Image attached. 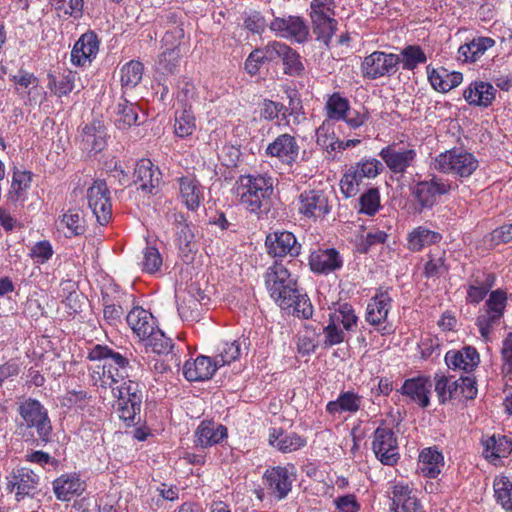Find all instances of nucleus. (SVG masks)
<instances>
[{
    "label": "nucleus",
    "mask_w": 512,
    "mask_h": 512,
    "mask_svg": "<svg viewBox=\"0 0 512 512\" xmlns=\"http://www.w3.org/2000/svg\"><path fill=\"white\" fill-rule=\"evenodd\" d=\"M59 224L67 228L68 237L82 235L86 230L84 217L79 210L70 209L65 212L59 219Z\"/></svg>",
    "instance_id": "46"
},
{
    "label": "nucleus",
    "mask_w": 512,
    "mask_h": 512,
    "mask_svg": "<svg viewBox=\"0 0 512 512\" xmlns=\"http://www.w3.org/2000/svg\"><path fill=\"white\" fill-rule=\"evenodd\" d=\"M219 366L214 357L199 355L187 360L183 366V375L190 381H205L212 378Z\"/></svg>",
    "instance_id": "21"
},
{
    "label": "nucleus",
    "mask_w": 512,
    "mask_h": 512,
    "mask_svg": "<svg viewBox=\"0 0 512 512\" xmlns=\"http://www.w3.org/2000/svg\"><path fill=\"white\" fill-rule=\"evenodd\" d=\"M392 299L386 290H378L367 304L365 320L382 335L392 332V325L387 323Z\"/></svg>",
    "instance_id": "8"
},
{
    "label": "nucleus",
    "mask_w": 512,
    "mask_h": 512,
    "mask_svg": "<svg viewBox=\"0 0 512 512\" xmlns=\"http://www.w3.org/2000/svg\"><path fill=\"white\" fill-rule=\"evenodd\" d=\"M329 319L333 323L342 325L346 331H354L357 327L358 317L353 307L347 303L339 305L337 309L329 314Z\"/></svg>",
    "instance_id": "43"
},
{
    "label": "nucleus",
    "mask_w": 512,
    "mask_h": 512,
    "mask_svg": "<svg viewBox=\"0 0 512 512\" xmlns=\"http://www.w3.org/2000/svg\"><path fill=\"white\" fill-rule=\"evenodd\" d=\"M244 349H246L244 338L222 340L216 347L214 359L221 368L239 360Z\"/></svg>",
    "instance_id": "29"
},
{
    "label": "nucleus",
    "mask_w": 512,
    "mask_h": 512,
    "mask_svg": "<svg viewBox=\"0 0 512 512\" xmlns=\"http://www.w3.org/2000/svg\"><path fill=\"white\" fill-rule=\"evenodd\" d=\"M269 444L282 453H291L306 446L305 437L295 433L287 432L281 428H271L269 431Z\"/></svg>",
    "instance_id": "25"
},
{
    "label": "nucleus",
    "mask_w": 512,
    "mask_h": 512,
    "mask_svg": "<svg viewBox=\"0 0 512 512\" xmlns=\"http://www.w3.org/2000/svg\"><path fill=\"white\" fill-rule=\"evenodd\" d=\"M362 406V397L353 392H341L336 400L329 401L326 405V411L332 417L340 416L344 413L348 415L356 414Z\"/></svg>",
    "instance_id": "27"
},
{
    "label": "nucleus",
    "mask_w": 512,
    "mask_h": 512,
    "mask_svg": "<svg viewBox=\"0 0 512 512\" xmlns=\"http://www.w3.org/2000/svg\"><path fill=\"white\" fill-rule=\"evenodd\" d=\"M196 130V119L190 108H185L175 115L174 132L180 138H185Z\"/></svg>",
    "instance_id": "47"
},
{
    "label": "nucleus",
    "mask_w": 512,
    "mask_h": 512,
    "mask_svg": "<svg viewBox=\"0 0 512 512\" xmlns=\"http://www.w3.org/2000/svg\"><path fill=\"white\" fill-rule=\"evenodd\" d=\"M99 51L97 35L88 31L80 36L71 51V62L75 66L85 67L90 65Z\"/></svg>",
    "instance_id": "17"
},
{
    "label": "nucleus",
    "mask_w": 512,
    "mask_h": 512,
    "mask_svg": "<svg viewBox=\"0 0 512 512\" xmlns=\"http://www.w3.org/2000/svg\"><path fill=\"white\" fill-rule=\"evenodd\" d=\"M158 175L149 159H141L137 162L133 173V183L145 192H152V189L158 183Z\"/></svg>",
    "instance_id": "37"
},
{
    "label": "nucleus",
    "mask_w": 512,
    "mask_h": 512,
    "mask_svg": "<svg viewBox=\"0 0 512 512\" xmlns=\"http://www.w3.org/2000/svg\"><path fill=\"white\" fill-rule=\"evenodd\" d=\"M7 490L15 493L17 501L32 497L39 485L40 477L30 468L17 467L6 477Z\"/></svg>",
    "instance_id": "11"
},
{
    "label": "nucleus",
    "mask_w": 512,
    "mask_h": 512,
    "mask_svg": "<svg viewBox=\"0 0 512 512\" xmlns=\"http://www.w3.org/2000/svg\"><path fill=\"white\" fill-rule=\"evenodd\" d=\"M495 45L490 37H477L458 48L457 59L463 63L475 62Z\"/></svg>",
    "instance_id": "35"
},
{
    "label": "nucleus",
    "mask_w": 512,
    "mask_h": 512,
    "mask_svg": "<svg viewBox=\"0 0 512 512\" xmlns=\"http://www.w3.org/2000/svg\"><path fill=\"white\" fill-rule=\"evenodd\" d=\"M380 157L394 173H404L414 163L417 153L411 147L389 145L380 151Z\"/></svg>",
    "instance_id": "16"
},
{
    "label": "nucleus",
    "mask_w": 512,
    "mask_h": 512,
    "mask_svg": "<svg viewBox=\"0 0 512 512\" xmlns=\"http://www.w3.org/2000/svg\"><path fill=\"white\" fill-rule=\"evenodd\" d=\"M398 64L396 54L374 51L363 59L361 72L364 78L374 80L395 73Z\"/></svg>",
    "instance_id": "10"
},
{
    "label": "nucleus",
    "mask_w": 512,
    "mask_h": 512,
    "mask_svg": "<svg viewBox=\"0 0 512 512\" xmlns=\"http://www.w3.org/2000/svg\"><path fill=\"white\" fill-rule=\"evenodd\" d=\"M329 210L328 199L323 191L309 190L300 194L298 211L305 217H323Z\"/></svg>",
    "instance_id": "20"
},
{
    "label": "nucleus",
    "mask_w": 512,
    "mask_h": 512,
    "mask_svg": "<svg viewBox=\"0 0 512 512\" xmlns=\"http://www.w3.org/2000/svg\"><path fill=\"white\" fill-rule=\"evenodd\" d=\"M270 29L279 36L294 39L298 43L305 42L309 35L304 20L297 16L277 17L270 23Z\"/></svg>",
    "instance_id": "19"
},
{
    "label": "nucleus",
    "mask_w": 512,
    "mask_h": 512,
    "mask_svg": "<svg viewBox=\"0 0 512 512\" xmlns=\"http://www.w3.org/2000/svg\"><path fill=\"white\" fill-rule=\"evenodd\" d=\"M291 298V303L287 305L285 309L292 308L294 314L304 319H308L312 316L313 307L306 295L299 294L298 290L296 289V292Z\"/></svg>",
    "instance_id": "54"
},
{
    "label": "nucleus",
    "mask_w": 512,
    "mask_h": 512,
    "mask_svg": "<svg viewBox=\"0 0 512 512\" xmlns=\"http://www.w3.org/2000/svg\"><path fill=\"white\" fill-rule=\"evenodd\" d=\"M233 192L246 210L259 214L270 206L274 179L267 174L241 175L234 184Z\"/></svg>",
    "instance_id": "2"
},
{
    "label": "nucleus",
    "mask_w": 512,
    "mask_h": 512,
    "mask_svg": "<svg viewBox=\"0 0 512 512\" xmlns=\"http://www.w3.org/2000/svg\"><path fill=\"white\" fill-rule=\"evenodd\" d=\"M324 333L325 344L328 346L340 344L344 341L345 338L343 329H341L338 324L333 323V321L330 319L328 325L324 329Z\"/></svg>",
    "instance_id": "63"
},
{
    "label": "nucleus",
    "mask_w": 512,
    "mask_h": 512,
    "mask_svg": "<svg viewBox=\"0 0 512 512\" xmlns=\"http://www.w3.org/2000/svg\"><path fill=\"white\" fill-rule=\"evenodd\" d=\"M433 166L439 172L467 178L477 170L479 162L470 152L451 149L437 155Z\"/></svg>",
    "instance_id": "4"
},
{
    "label": "nucleus",
    "mask_w": 512,
    "mask_h": 512,
    "mask_svg": "<svg viewBox=\"0 0 512 512\" xmlns=\"http://www.w3.org/2000/svg\"><path fill=\"white\" fill-rule=\"evenodd\" d=\"M364 179L375 178L382 170V164L377 159L362 160L353 165Z\"/></svg>",
    "instance_id": "61"
},
{
    "label": "nucleus",
    "mask_w": 512,
    "mask_h": 512,
    "mask_svg": "<svg viewBox=\"0 0 512 512\" xmlns=\"http://www.w3.org/2000/svg\"><path fill=\"white\" fill-rule=\"evenodd\" d=\"M146 352H153L159 355L171 354L175 366L181 364L180 358L174 352V344L172 339L168 338L160 329H156L147 340L143 342Z\"/></svg>",
    "instance_id": "38"
},
{
    "label": "nucleus",
    "mask_w": 512,
    "mask_h": 512,
    "mask_svg": "<svg viewBox=\"0 0 512 512\" xmlns=\"http://www.w3.org/2000/svg\"><path fill=\"white\" fill-rule=\"evenodd\" d=\"M496 89L489 82H472L463 93L464 99L474 106L488 107L495 99Z\"/></svg>",
    "instance_id": "28"
},
{
    "label": "nucleus",
    "mask_w": 512,
    "mask_h": 512,
    "mask_svg": "<svg viewBox=\"0 0 512 512\" xmlns=\"http://www.w3.org/2000/svg\"><path fill=\"white\" fill-rule=\"evenodd\" d=\"M179 199L188 210L195 211L204 199L203 187L192 176L178 179Z\"/></svg>",
    "instance_id": "24"
},
{
    "label": "nucleus",
    "mask_w": 512,
    "mask_h": 512,
    "mask_svg": "<svg viewBox=\"0 0 512 512\" xmlns=\"http://www.w3.org/2000/svg\"><path fill=\"white\" fill-rule=\"evenodd\" d=\"M336 128H338L340 134L344 135L342 125L336 127V122L331 119H324L315 132L316 144L323 149L326 157L331 159H335L338 152L354 148L361 143L359 138L341 140L336 133Z\"/></svg>",
    "instance_id": "5"
},
{
    "label": "nucleus",
    "mask_w": 512,
    "mask_h": 512,
    "mask_svg": "<svg viewBox=\"0 0 512 512\" xmlns=\"http://www.w3.org/2000/svg\"><path fill=\"white\" fill-rule=\"evenodd\" d=\"M281 60L284 65V72L290 76L301 75L304 71V65L300 55L287 45V51L282 54Z\"/></svg>",
    "instance_id": "53"
},
{
    "label": "nucleus",
    "mask_w": 512,
    "mask_h": 512,
    "mask_svg": "<svg viewBox=\"0 0 512 512\" xmlns=\"http://www.w3.org/2000/svg\"><path fill=\"white\" fill-rule=\"evenodd\" d=\"M444 466L443 455L435 448L429 447L421 451L418 469L428 478H436Z\"/></svg>",
    "instance_id": "39"
},
{
    "label": "nucleus",
    "mask_w": 512,
    "mask_h": 512,
    "mask_svg": "<svg viewBox=\"0 0 512 512\" xmlns=\"http://www.w3.org/2000/svg\"><path fill=\"white\" fill-rule=\"evenodd\" d=\"M156 329L155 318L148 310L140 305L130 309V330L138 342L143 343Z\"/></svg>",
    "instance_id": "22"
},
{
    "label": "nucleus",
    "mask_w": 512,
    "mask_h": 512,
    "mask_svg": "<svg viewBox=\"0 0 512 512\" xmlns=\"http://www.w3.org/2000/svg\"><path fill=\"white\" fill-rule=\"evenodd\" d=\"M311 22L317 40L328 45L336 29V20L334 18H319L316 16V18H311Z\"/></svg>",
    "instance_id": "49"
},
{
    "label": "nucleus",
    "mask_w": 512,
    "mask_h": 512,
    "mask_svg": "<svg viewBox=\"0 0 512 512\" xmlns=\"http://www.w3.org/2000/svg\"><path fill=\"white\" fill-rule=\"evenodd\" d=\"M88 206L101 225L108 223L111 218L110 193L107 184L102 180H96L87 190Z\"/></svg>",
    "instance_id": "13"
},
{
    "label": "nucleus",
    "mask_w": 512,
    "mask_h": 512,
    "mask_svg": "<svg viewBox=\"0 0 512 512\" xmlns=\"http://www.w3.org/2000/svg\"><path fill=\"white\" fill-rule=\"evenodd\" d=\"M265 285L270 296L281 307L286 308L296 292V280L281 263L275 262L265 273Z\"/></svg>",
    "instance_id": "3"
},
{
    "label": "nucleus",
    "mask_w": 512,
    "mask_h": 512,
    "mask_svg": "<svg viewBox=\"0 0 512 512\" xmlns=\"http://www.w3.org/2000/svg\"><path fill=\"white\" fill-rule=\"evenodd\" d=\"M483 445V455L490 461L507 457L512 451V442L504 435H493Z\"/></svg>",
    "instance_id": "41"
},
{
    "label": "nucleus",
    "mask_w": 512,
    "mask_h": 512,
    "mask_svg": "<svg viewBox=\"0 0 512 512\" xmlns=\"http://www.w3.org/2000/svg\"><path fill=\"white\" fill-rule=\"evenodd\" d=\"M334 503L339 512H358L360 509V505L353 494L337 497Z\"/></svg>",
    "instance_id": "64"
},
{
    "label": "nucleus",
    "mask_w": 512,
    "mask_h": 512,
    "mask_svg": "<svg viewBox=\"0 0 512 512\" xmlns=\"http://www.w3.org/2000/svg\"><path fill=\"white\" fill-rule=\"evenodd\" d=\"M441 235L426 227L418 226L407 234V248L410 251L418 252L426 246L439 242Z\"/></svg>",
    "instance_id": "40"
},
{
    "label": "nucleus",
    "mask_w": 512,
    "mask_h": 512,
    "mask_svg": "<svg viewBox=\"0 0 512 512\" xmlns=\"http://www.w3.org/2000/svg\"><path fill=\"white\" fill-rule=\"evenodd\" d=\"M388 235L384 231L369 232L366 235L361 234L356 237L355 245L357 251L366 253L372 245L384 243Z\"/></svg>",
    "instance_id": "56"
},
{
    "label": "nucleus",
    "mask_w": 512,
    "mask_h": 512,
    "mask_svg": "<svg viewBox=\"0 0 512 512\" xmlns=\"http://www.w3.org/2000/svg\"><path fill=\"white\" fill-rule=\"evenodd\" d=\"M428 80L431 86L438 92L446 93L457 86L463 81V75L457 71H448L440 67L437 69L427 68Z\"/></svg>",
    "instance_id": "31"
},
{
    "label": "nucleus",
    "mask_w": 512,
    "mask_h": 512,
    "mask_svg": "<svg viewBox=\"0 0 512 512\" xmlns=\"http://www.w3.org/2000/svg\"><path fill=\"white\" fill-rule=\"evenodd\" d=\"M300 146L295 137L284 133L277 136L265 149L267 157L276 158L282 164L291 166L299 156Z\"/></svg>",
    "instance_id": "14"
},
{
    "label": "nucleus",
    "mask_w": 512,
    "mask_h": 512,
    "mask_svg": "<svg viewBox=\"0 0 512 512\" xmlns=\"http://www.w3.org/2000/svg\"><path fill=\"white\" fill-rule=\"evenodd\" d=\"M266 62H273L281 59L284 51H287V45L283 42L272 41L263 48H259Z\"/></svg>",
    "instance_id": "62"
},
{
    "label": "nucleus",
    "mask_w": 512,
    "mask_h": 512,
    "mask_svg": "<svg viewBox=\"0 0 512 512\" xmlns=\"http://www.w3.org/2000/svg\"><path fill=\"white\" fill-rule=\"evenodd\" d=\"M334 0H312L310 3V18H334Z\"/></svg>",
    "instance_id": "59"
},
{
    "label": "nucleus",
    "mask_w": 512,
    "mask_h": 512,
    "mask_svg": "<svg viewBox=\"0 0 512 512\" xmlns=\"http://www.w3.org/2000/svg\"><path fill=\"white\" fill-rule=\"evenodd\" d=\"M494 493L497 502L507 511L512 512V479L507 476L495 478Z\"/></svg>",
    "instance_id": "45"
},
{
    "label": "nucleus",
    "mask_w": 512,
    "mask_h": 512,
    "mask_svg": "<svg viewBox=\"0 0 512 512\" xmlns=\"http://www.w3.org/2000/svg\"><path fill=\"white\" fill-rule=\"evenodd\" d=\"M451 184L447 180L433 177L430 180H424L416 183L411 193L420 210L430 209L436 203L439 196L449 193Z\"/></svg>",
    "instance_id": "9"
},
{
    "label": "nucleus",
    "mask_w": 512,
    "mask_h": 512,
    "mask_svg": "<svg viewBox=\"0 0 512 512\" xmlns=\"http://www.w3.org/2000/svg\"><path fill=\"white\" fill-rule=\"evenodd\" d=\"M425 264L424 273L427 277L440 276L447 271L444 260V252L430 253Z\"/></svg>",
    "instance_id": "57"
},
{
    "label": "nucleus",
    "mask_w": 512,
    "mask_h": 512,
    "mask_svg": "<svg viewBox=\"0 0 512 512\" xmlns=\"http://www.w3.org/2000/svg\"><path fill=\"white\" fill-rule=\"evenodd\" d=\"M227 437V428L212 421H203L195 431V442L201 447L220 443Z\"/></svg>",
    "instance_id": "34"
},
{
    "label": "nucleus",
    "mask_w": 512,
    "mask_h": 512,
    "mask_svg": "<svg viewBox=\"0 0 512 512\" xmlns=\"http://www.w3.org/2000/svg\"><path fill=\"white\" fill-rule=\"evenodd\" d=\"M55 9L65 15L79 18L83 14V0H50Z\"/></svg>",
    "instance_id": "58"
},
{
    "label": "nucleus",
    "mask_w": 512,
    "mask_h": 512,
    "mask_svg": "<svg viewBox=\"0 0 512 512\" xmlns=\"http://www.w3.org/2000/svg\"><path fill=\"white\" fill-rule=\"evenodd\" d=\"M394 512H424L413 484L407 480H394L387 491Z\"/></svg>",
    "instance_id": "7"
},
{
    "label": "nucleus",
    "mask_w": 512,
    "mask_h": 512,
    "mask_svg": "<svg viewBox=\"0 0 512 512\" xmlns=\"http://www.w3.org/2000/svg\"><path fill=\"white\" fill-rule=\"evenodd\" d=\"M431 386L430 380L426 377L410 378L403 383L401 393L425 408L430 404Z\"/></svg>",
    "instance_id": "26"
},
{
    "label": "nucleus",
    "mask_w": 512,
    "mask_h": 512,
    "mask_svg": "<svg viewBox=\"0 0 512 512\" xmlns=\"http://www.w3.org/2000/svg\"><path fill=\"white\" fill-rule=\"evenodd\" d=\"M309 264L314 272L329 273L340 268L342 260L335 249H320L311 253Z\"/></svg>",
    "instance_id": "33"
},
{
    "label": "nucleus",
    "mask_w": 512,
    "mask_h": 512,
    "mask_svg": "<svg viewBox=\"0 0 512 512\" xmlns=\"http://www.w3.org/2000/svg\"><path fill=\"white\" fill-rule=\"evenodd\" d=\"M32 173L27 170L14 168L11 186L7 193L8 200L17 203L27 199L28 190L31 187Z\"/></svg>",
    "instance_id": "36"
},
{
    "label": "nucleus",
    "mask_w": 512,
    "mask_h": 512,
    "mask_svg": "<svg viewBox=\"0 0 512 512\" xmlns=\"http://www.w3.org/2000/svg\"><path fill=\"white\" fill-rule=\"evenodd\" d=\"M84 490V483L76 474H64L53 481L54 494L60 501H70Z\"/></svg>",
    "instance_id": "30"
},
{
    "label": "nucleus",
    "mask_w": 512,
    "mask_h": 512,
    "mask_svg": "<svg viewBox=\"0 0 512 512\" xmlns=\"http://www.w3.org/2000/svg\"><path fill=\"white\" fill-rule=\"evenodd\" d=\"M364 178L351 166L340 180V189L346 198L355 196L360 191V185Z\"/></svg>",
    "instance_id": "48"
},
{
    "label": "nucleus",
    "mask_w": 512,
    "mask_h": 512,
    "mask_svg": "<svg viewBox=\"0 0 512 512\" xmlns=\"http://www.w3.org/2000/svg\"><path fill=\"white\" fill-rule=\"evenodd\" d=\"M141 265L143 270L148 273L157 272L162 265V258L159 251L154 247H147L143 251Z\"/></svg>",
    "instance_id": "60"
},
{
    "label": "nucleus",
    "mask_w": 512,
    "mask_h": 512,
    "mask_svg": "<svg viewBox=\"0 0 512 512\" xmlns=\"http://www.w3.org/2000/svg\"><path fill=\"white\" fill-rule=\"evenodd\" d=\"M265 245L268 253L273 257H284L286 255L297 256L300 254V245L296 237L289 231H275L266 237Z\"/></svg>",
    "instance_id": "18"
},
{
    "label": "nucleus",
    "mask_w": 512,
    "mask_h": 512,
    "mask_svg": "<svg viewBox=\"0 0 512 512\" xmlns=\"http://www.w3.org/2000/svg\"><path fill=\"white\" fill-rule=\"evenodd\" d=\"M10 81L16 85V92L21 95L23 93L29 95L32 88L38 86V78L24 69H20L16 74L9 76Z\"/></svg>",
    "instance_id": "51"
},
{
    "label": "nucleus",
    "mask_w": 512,
    "mask_h": 512,
    "mask_svg": "<svg viewBox=\"0 0 512 512\" xmlns=\"http://www.w3.org/2000/svg\"><path fill=\"white\" fill-rule=\"evenodd\" d=\"M458 387V382L451 380L442 374L435 375V391L441 403H445L453 397Z\"/></svg>",
    "instance_id": "52"
},
{
    "label": "nucleus",
    "mask_w": 512,
    "mask_h": 512,
    "mask_svg": "<svg viewBox=\"0 0 512 512\" xmlns=\"http://www.w3.org/2000/svg\"><path fill=\"white\" fill-rule=\"evenodd\" d=\"M359 212L372 216L380 207V194L378 189L372 188L365 192L359 199Z\"/></svg>",
    "instance_id": "55"
},
{
    "label": "nucleus",
    "mask_w": 512,
    "mask_h": 512,
    "mask_svg": "<svg viewBox=\"0 0 512 512\" xmlns=\"http://www.w3.org/2000/svg\"><path fill=\"white\" fill-rule=\"evenodd\" d=\"M372 447L381 463L392 466L398 461V446L391 429L385 427L377 428L374 432Z\"/></svg>",
    "instance_id": "15"
},
{
    "label": "nucleus",
    "mask_w": 512,
    "mask_h": 512,
    "mask_svg": "<svg viewBox=\"0 0 512 512\" xmlns=\"http://www.w3.org/2000/svg\"><path fill=\"white\" fill-rule=\"evenodd\" d=\"M263 480L267 491L275 500L285 499L292 489L296 480L295 468L293 466H275L268 468Z\"/></svg>",
    "instance_id": "6"
},
{
    "label": "nucleus",
    "mask_w": 512,
    "mask_h": 512,
    "mask_svg": "<svg viewBox=\"0 0 512 512\" xmlns=\"http://www.w3.org/2000/svg\"><path fill=\"white\" fill-rule=\"evenodd\" d=\"M507 304V293L501 289L492 291L486 301V310L477 318V326L482 337L487 338L491 327L498 322L504 314Z\"/></svg>",
    "instance_id": "12"
},
{
    "label": "nucleus",
    "mask_w": 512,
    "mask_h": 512,
    "mask_svg": "<svg viewBox=\"0 0 512 512\" xmlns=\"http://www.w3.org/2000/svg\"><path fill=\"white\" fill-rule=\"evenodd\" d=\"M349 100L340 93L329 95L325 103V119H331L333 122L342 120L345 114L349 113Z\"/></svg>",
    "instance_id": "42"
},
{
    "label": "nucleus",
    "mask_w": 512,
    "mask_h": 512,
    "mask_svg": "<svg viewBox=\"0 0 512 512\" xmlns=\"http://www.w3.org/2000/svg\"><path fill=\"white\" fill-rule=\"evenodd\" d=\"M396 56H399V64H402L404 70H413L418 65L424 64L427 61L425 52L417 45L405 47Z\"/></svg>",
    "instance_id": "44"
},
{
    "label": "nucleus",
    "mask_w": 512,
    "mask_h": 512,
    "mask_svg": "<svg viewBox=\"0 0 512 512\" xmlns=\"http://www.w3.org/2000/svg\"><path fill=\"white\" fill-rule=\"evenodd\" d=\"M445 362L451 369L469 372L479 364V354L475 348L467 346L460 351H448Z\"/></svg>",
    "instance_id": "32"
},
{
    "label": "nucleus",
    "mask_w": 512,
    "mask_h": 512,
    "mask_svg": "<svg viewBox=\"0 0 512 512\" xmlns=\"http://www.w3.org/2000/svg\"><path fill=\"white\" fill-rule=\"evenodd\" d=\"M53 255L54 249L49 240H41L34 243L28 253L33 263L38 266L47 263Z\"/></svg>",
    "instance_id": "50"
},
{
    "label": "nucleus",
    "mask_w": 512,
    "mask_h": 512,
    "mask_svg": "<svg viewBox=\"0 0 512 512\" xmlns=\"http://www.w3.org/2000/svg\"><path fill=\"white\" fill-rule=\"evenodd\" d=\"M18 418L15 420L19 434L26 442L32 440L47 445L53 438V427L48 409L36 398L20 397L16 402Z\"/></svg>",
    "instance_id": "1"
},
{
    "label": "nucleus",
    "mask_w": 512,
    "mask_h": 512,
    "mask_svg": "<svg viewBox=\"0 0 512 512\" xmlns=\"http://www.w3.org/2000/svg\"><path fill=\"white\" fill-rule=\"evenodd\" d=\"M106 129L104 124L95 120L82 128L80 145L81 149L98 153L106 146Z\"/></svg>",
    "instance_id": "23"
}]
</instances>
